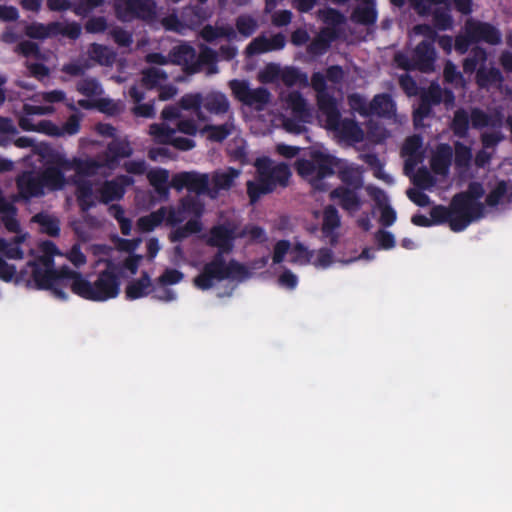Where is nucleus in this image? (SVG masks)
Here are the masks:
<instances>
[{"instance_id":"obj_1","label":"nucleus","mask_w":512,"mask_h":512,"mask_svg":"<svg viewBox=\"0 0 512 512\" xmlns=\"http://www.w3.org/2000/svg\"><path fill=\"white\" fill-rule=\"evenodd\" d=\"M41 255L29 262L23 272V280L27 285L48 289L61 300L68 298L67 288L87 300L106 301L115 298L120 292V283L116 276L118 267L109 259L111 249L105 245L92 246V252L98 257L97 264L106 263V269L101 272L92 284L80 273L64 266L59 270L54 268L52 257L61 255L57 247L49 241L40 244Z\"/></svg>"},{"instance_id":"obj_2","label":"nucleus","mask_w":512,"mask_h":512,"mask_svg":"<svg viewBox=\"0 0 512 512\" xmlns=\"http://www.w3.org/2000/svg\"><path fill=\"white\" fill-rule=\"evenodd\" d=\"M39 153L51 163L74 170L75 174L70 177V183L77 186L79 205L82 210H87L96 203L93 185L87 178L95 175L108 176L118 166L119 159L132 155L133 148L128 140L117 139L111 141L106 152L96 158L87 156L68 159L63 152L48 147H41Z\"/></svg>"},{"instance_id":"obj_3","label":"nucleus","mask_w":512,"mask_h":512,"mask_svg":"<svg viewBox=\"0 0 512 512\" xmlns=\"http://www.w3.org/2000/svg\"><path fill=\"white\" fill-rule=\"evenodd\" d=\"M14 144L18 148L32 147L33 154L38 155L46 166L45 169L40 172L25 171L18 176L17 187L19 195L22 198L29 199L32 197H40L43 196L46 191L62 190L70 184V177L64 175L63 170H66L64 167L51 163L40 155L39 149L41 147L52 149L50 146L45 144L35 146L33 140L29 137H20L15 140Z\"/></svg>"},{"instance_id":"obj_4","label":"nucleus","mask_w":512,"mask_h":512,"mask_svg":"<svg viewBox=\"0 0 512 512\" xmlns=\"http://www.w3.org/2000/svg\"><path fill=\"white\" fill-rule=\"evenodd\" d=\"M484 193L481 183L471 182L465 192L453 197L449 208L436 206L431 210L433 222H448L455 232L464 230L472 221L485 215V205L481 201Z\"/></svg>"},{"instance_id":"obj_5","label":"nucleus","mask_w":512,"mask_h":512,"mask_svg":"<svg viewBox=\"0 0 512 512\" xmlns=\"http://www.w3.org/2000/svg\"><path fill=\"white\" fill-rule=\"evenodd\" d=\"M311 85L317 92L318 120L334 137L348 144L365 139L364 131L350 119H341L336 101L327 93L325 79L321 73H314Z\"/></svg>"},{"instance_id":"obj_6","label":"nucleus","mask_w":512,"mask_h":512,"mask_svg":"<svg viewBox=\"0 0 512 512\" xmlns=\"http://www.w3.org/2000/svg\"><path fill=\"white\" fill-rule=\"evenodd\" d=\"M165 208V222L174 227L169 234L172 242L182 241L202 230V224L198 218L202 215L204 207L197 197L187 196L177 207Z\"/></svg>"},{"instance_id":"obj_7","label":"nucleus","mask_w":512,"mask_h":512,"mask_svg":"<svg viewBox=\"0 0 512 512\" xmlns=\"http://www.w3.org/2000/svg\"><path fill=\"white\" fill-rule=\"evenodd\" d=\"M248 276L244 266L234 262L228 256L219 253L203 265L193 284L200 290L215 287L224 280H242Z\"/></svg>"},{"instance_id":"obj_8","label":"nucleus","mask_w":512,"mask_h":512,"mask_svg":"<svg viewBox=\"0 0 512 512\" xmlns=\"http://www.w3.org/2000/svg\"><path fill=\"white\" fill-rule=\"evenodd\" d=\"M257 178L247 182V194L251 203L262 195L273 191L278 185L284 186L290 177V170L284 163L276 164L267 157L258 158L255 162Z\"/></svg>"},{"instance_id":"obj_9","label":"nucleus","mask_w":512,"mask_h":512,"mask_svg":"<svg viewBox=\"0 0 512 512\" xmlns=\"http://www.w3.org/2000/svg\"><path fill=\"white\" fill-rule=\"evenodd\" d=\"M339 165L340 160L323 148L314 149L309 158L300 159L296 163L298 174L316 190L326 188V178L331 176Z\"/></svg>"},{"instance_id":"obj_10","label":"nucleus","mask_w":512,"mask_h":512,"mask_svg":"<svg viewBox=\"0 0 512 512\" xmlns=\"http://www.w3.org/2000/svg\"><path fill=\"white\" fill-rule=\"evenodd\" d=\"M202 127L193 119H181L176 128H171L166 123L152 124L149 128V134L153 140L160 144H170L179 150H190L195 146V142L187 137L179 136L178 132L193 136L200 132Z\"/></svg>"},{"instance_id":"obj_11","label":"nucleus","mask_w":512,"mask_h":512,"mask_svg":"<svg viewBox=\"0 0 512 512\" xmlns=\"http://www.w3.org/2000/svg\"><path fill=\"white\" fill-rule=\"evenodd\" d=\"M258 19L250 14H241L235 20V28L228 24L207 25L201 30V37L213 42L219 39L234 41L241 38L250 37L258 28Z\"/></svg>"},{"instance_id":"obj_12","label":"nucleus","mask_w":512,"mask_h":512,"mask_svg":"<svg viewBox=\"0 0 512 512\" xmlns=\"http://www.w3.org/2000/svg\"><path fill=\"white\" fill-rule=\"evenodd\" d=\"M412 34L413 36H422L424 38L414 51L412 63L404 61L402 55L396 56V62L405 69L417 67L421 71L428 72L433 69V63L435 61L433 42L436 33L433 28L428 25H417L414 27Z\"/></svg>"},{"instance_id":"obj_13","label":"nucleus","mask_w":512,"mask_h":512,"mask_svg":"<svg viewBox=\"0 0 512 512\" xmlns=\"http://www.w3.org/2000/svg\"><path fill=\"white\" fill-rule=\"evenodd\" d=\"M248 237L250 240L262 241L265 239V232L263 229L256 226H249L245 229L238 231L237 225L234 222H227L215 226L208 237V243L216 246L223 251L231 249L232 241L238 237Z\"/></svg>"},{"instance_id":"obj_14","label":"nucleus","mask_w":512,"mask_h":512,"mask_svg":"<svg viewBox=\"0 0 512 512\" xmlns=\"http://www.w3.org/2000/svg\"><path fill=\"white\" fill-rule=\"evenodd\" d=\"M452 150L448 145H440L431 159V168L434 175L427 169H419L413 174L414 183L424 189L433 187L437 181L445 178L451 163Z\"/></svg>"},{"instance_id":"obj_15","label":"nucleus","mask_w":512,"mask_h":512,"mask_svg":"<svg viewBox=\"0 0 512 512\" xmlns=\"http://www.w3.org/2000/svg\"><path fill=\"white\" fill-rule=\"evenodd\" d=\"M477 41L496 44L500 41V34L494 27L486 23L468 20L465 24L464 34L457 36L455 40V48L463 54L472 42Z\"/></svg>"},{"instance_id":"obj_16","label":"nucleus","mask_w":512,"mask_h":512,"mask_svg":"<svg viewBox=\"0 0 512 512\" xmlns=\"http://www.w3.org/2000/svg\"><path fill=\"white\" fill-rule=\"evenodd\" d=\"M80 117L71 115L62 127L55 125L49 120H43L32 124L27 117H21L19 126L25 131H35L53 137L72 136L80 131Z\"/></svg>"},{"instance_id":"obj_17","label":"nucleus","mask_w":512,"mask_h":512,"mask_svg":"<svg viewBox=\"0 0 512 512\" xmlns=\"http://www.w3.org/2000/svg\"><path fill=\"white\" fill-rule=\"evenodd\" d=\"M287 108L291 110L294 119H283V126L290 133L299 134L304 131V124L311 121L312 114L306 101L297 92H291L283 97Z\"/></svg>"},{"instance_id":"obj_18","label":"nucleus","mask_w":512,"mask_h":512,"mask_svg":"<svg viewBox=\"0 0 512 512\" xmlns=\"http://www.w3.org/2000/svg\"><path fill=\"white\" fill-rule=\"evenodd\" d=\"M229 86L233 95L242 103L261 110L270 101V93L265 88L251 89L248 82L232 80Z\"/></svg>"},{"instance_id":"obj_19","label":"nucleus","mask_w":512,"mask_h":512,"mask_svg":"<svg viewBox=\"0 0 512 512\" xmlns=\"http://www.w3.org/2000/svg\"><path fill=\"white\" fill-rule=\"evenodd\" d=\"M149 67L142 71V83L147 88H155L164 84L168 79V72L163 68L170 64V60L159 53L146 56Z\"/></svg>"},{"instance_id":"obj_20","label":"nucleus","mask_w":512,"mask_h":512,"mask_svg":"<svg viewBox=\"0 0 512 512\" xmlns=\"http://www.w3.org/2000/svg\"><path fill=\"white\" fill-rule=\"evenodd\" d=\"M156 14V5L152 0H129L117 6V15L123 21L135 18L152 20Z\"/></svg>"},{"instance_id":"obj_21","label":"nucleus","mask_w":512,"mask_h":512,"mask_svg":"<svg viewBox=\"0 0 512 512\" xmlns=\"http://www.w3.org/2000/svg\"><path fill=\"white\" fill-rule=\"evenodd\" d=\"M286 255L288 256L290 262L297 265H305L311 261L310 251L307 250L302 244H296L295 246L291 247L288 241H278L275 244L273 251V263L277 264L282 262Z\"/></svg>"},{"instance_id":"obj_22","label":"nucleus","mask_w":512,"mask_h":512,"mask_svg":"<svg viewBox=\"0 0 512 512\" xmlns=\"http://www.w3.org/2000/svg\"><path fill=\"white\" fill-rule=\"evenodd\" d=\"M171 187L176 190L187 188L196 194L204 193L208 188V177L195 172H182L175 174L171 180Z\"/></svg>"},{"instance_id":"obj_23","label":"nucleus","mask_w":512,"mask_h":512,"mask_svg":"<svg viewBox=\"0 0 512 512\" xmlns=\"http://www.w3.org/2000/svg\"><path fill=\"white\" fill-rule=\"evenodd\" d=\"M444 101L447 106L454 102V96L449 91H442L438 85H432L429 90L423 95L422 103L415 110V122L418 123L429 112L430 103H439Z\"/></svg>"},{"instance_id":"obj_24","label":"nucleus","mask_w":512,"mask_h":512,"mask_svg":"<svg viewBox=\"0 0 512 512\" xmlns=\"http://www.w3.org/2000/svg\"><path fill=\"white\" fill-rule=\"evenodd\" d=\"M368 195L375 201V207L380 211L379 222L384 226H391L396 221L395 210L388 203L386 194L373 186L366 188Z\"/></svg>"},{"instance_id":"obj_25","label":"nucleus","mask_w":512,"mask_h":512,"mask_svg":"<svg viewBox=\"0 0 512 512\" xmlns=\"http://www.w3.org/2000/svg\"><path fill=\"white\" fill-rule=\"evenodd\" d=\"M166 57L170 60V64L181 65L191 73L198 71L196 52L187 44L174 47Z\"/></svg>"},{"instance_id":"obj_26","label":"nucleus","mask_w":512,"mask_h":512,"mask_svg":"<svg viewBox=\"0 0 512 512\" xmlns=\"http://www.w3.org/2000/svg\"><path fill=\"white\" fill-rule=\"evenodd\" d=\"M318 15L323 23L321 30H328V34L335 39L344 34L346 18L338 11L328 8L319 11Z\"/></svg>"},{"instance_id":"obj_27","label":"nucleus","mask_w":512,"mask_h":512,"mask_svg":"<svg viewBox=\"0 0 512 512\" xmlns=\"http://www.w3.org/2000/svg\"><path fill=\"white\" fill-rule=\"evenodd\" d=\"M405 158V172L411 175L416 166L423 161L422 141L419 137L413 136L405 141L402 150Z\"/></svg>"},{"instance_id":"obj_28","label":"nucleus","mask_w":512,"mask_h":512,"mask_svg":"<svg viewBox=\"0 0 512 512\" xmlns=\"http://www.w3.org/2000/svg\"><path fill=\"white\" fill-rule=\"evenodd\" d=\"M284 46L285 37L282 34H276L271 37L260 35L253 39L246 47V53L248 55L261 54L282 49Z\"/></svg>"},{"instance_id":"obj_29","label":"nucleus","mask_w":512,"mask_h":512,"mask_svg":"<svg viewBox=\"0 0 512 512\" xmlns=\"http://www.w3.org/2000/svg\"><path fill=\"white\" fill-rule=\"evenodd\" d=\"M132 183L133 180L128 176H120L114 180L104 182L99 189L100 200L108 203L120 199L124 194V188Z\"/></svg>"},{"instance_id":"obj_30","label":"nucleus","mask_w":512,"mask_h":512,"mask_svg":"<svg viewBox=\"0 0 512 512\" xmlns=\"http://www.w3.org/2000/svg\"><path fill=\"white\" fill-rule=\"evenodd\" d=\"M512 200V185L505 181H498L490 190L486 204L490 207L503 205Z\"/></svg>"},{"instance_id":"obj_31","label":"nucleus","mask_w":512,"mask_h":512,"mask_svg":"<svg viewBox=\"0 0 512 512\" xmlns=\"http://www.w3.org/2000/svg\"><path fill=\"white\" fill-rule=\"evenodd\" d=\"M370 115L392 118L396 117V106L387 94L376 95L370 102Z\"/></svg>"},{"instance_id":"obj_32","label":"nucleus","mask_w":512,"mask_h":512,"mask_svg":"<svg viewBox=\"0 0 512 512\" xmlns=\"http://www.w3.org/2000/svg\"><path fill=\"white\" fill-rule=\"evenodd\" d=\"M78 105L84 109L95 108L108 115L117 114L123 109L121 103L115 102L110 98H101V96L93 100H79Z\"/></svg>"},{"instance_id":"obj_33","label":"nucleus","mask_w":512,"mask_h":512,"mask_svg":"<svg viewBox=\"0 0 512 512\" xmlns=\"http://www.w3.org/2000/svg\"><path fill=\"white\" fill-rule=\"evenodd\" d=\"M339 226L340 218L337 210L331 206L327 207L323 214L322 233L331 243L338 238Z\"/></svg>"},{"instance_id":"obj_34","label":"nucleus","mask_w":512,"mask_h":512,"mask_svg":"<svg viewBox=\"0 0 512 512\" xmlns=\"http://www.w3.org/2000/svg\"><path fill=\"white\" fill-rule=\"evenodd\" d=\"M236 132V126L234 124L233 119H229L226 123L222 125H206L202 127L200 133L202 135H206V137L211 141L221 142L226 139L228 136L234 134Z\"/></svg>"},{"instance_id":"obj_35","label":"nucleus","mask_w":512,"mask_h":512,"mask_svg":"<svg viewBox=\"0 0 512 512\" xmlns=\"http://www.w3.org/2000/svg\"><path fill=\"white\" fill-rule=\"evenodd\" d=\"M147 177L157 194L165 200L168 199V181L170 177L169 171L163 168H155L148 172Z\"/></svg>"},{"instance_id":"obj_36","label":"nucleus","mask_w":512,"mask_h":512,"mask_svg":"<svg viewBox=\"0 0 512 512\" xmlns=\"http://www.w3.org/2000/svg\"><path fill=\"white\" fill-rule=\"evenodd\" d=\"M188 11L195 13L196 19H190L186 22H181L177 19L176 16L172 15V16L166 17L162 20L163 26L167 30L175 31L178 33H184V31L187 28H191V27L199 24L201 21H203L204 19H206L210 16V13H204L203 15H198V13L194 11V8H189Z\"/></svg>"},{"instance_id":"obj_37","label":"nucleus","mask_w":512,"mask_h":512,"mask_svg":"<svg viewBox=\"0 0 512 512\" xmlns=\"http://www.w3.org/2000/svg\"><path fill=\"white\" fill-rule=\"evenodd\" d=\"M331 197L338 199L343 209L351 214L357 212L362 206V202L356 193L345 188L335 189L331 192Z\"/></svg>"},{"instance_id":"obj_38","label":"nucleus","mask_w":512,"mask_h":512,"mask_svg":"<svg viewBox=\"0 0 512 512\" xmlns=\"http://www.w3.org/2000/svg\"><path fill=\"white\" fill-rule=\"evenodd\" d=\"M89 61L92 63H98L100 65L109 66L112 65L115 60V53L106 46L100 44H91L88 48Z\"/></svg>"},{"instance_id":"obj_39","label":"nucleus","mask_w":512,"mask_h":512,"mask_svg":"<svg viewBox=\"0 0 512 512\" xmlns=\"http://www.w3.org/2000/svg\"><path fill=\"white\" fill-rule=\"evenodd\" d=\"M501 135L498 131L492 133H484L482 135L483 149L476 155L475 162L478 166H484L491 158L492 152L490 151L500 140Z\"/></svg>"},{"instance_id":"obj_40","label":"nucleus","mask_w":512,"mask_h":512,"mask_svg":"<svg viewBox=\"0 0 512 512\" xmlns=\"http://www.w3.org/2000/svg\"><path fill=\"white\" fill-rule=\"evenodd\" d=\"M150 293H152V282L147 274H143L140 279L132 281L126 287V296L131 300L144 297Z\"/></svg>"},{"instance_id":"obj_41","label":"nucleus","mask_w":512,"mask_h":512,"mask_svg":"<svg viewBox=\"0 0 512 512\" xmlns=\"http://www.w3.org/2000/svg\"><path fill=\"white\" fill-rule=\"evenodd\" d=\"M240 174L241 171L234 168L217 171L213 175V184L217 190H228L234 185Z\"/></svg>"},{"instance_id":"obj_42","label":"nucleus","mask_w":512,"mask_h":512,"mask_svg":"<svg viewBox=\"0 0 512 512\" xmlns=\"http://www.w3.org/2000/svg\"><path fill=\"white\" fill-rule=\"evenodd\" d=\"M502 118V115L499 113H495L494 115H487L478 109H474L470 115L472 125L476 128L499 127L502 124Z\"/></svg>"},{"instance_id":"obj_43","label":"nucleus","mask_w":512,"mask_h":512,"mask_svg":"<svg viewBox=\"0 0 512 512\" xmlns=\"http://www.w3.org/2000/svg\"><path fill=\"white\" fill-rule=\"evenodd\" d=\"M328 30H320L308 46V53L313 56H320L326 53L335 38L328 34Z\"/></svg>"},{"instance_id":"obj_44","label":"nucleus","mask_w":512,"mask_h":512,"mask_svg":"<svg viewBox=\"0 0 512 512\" xmlns=\"http://www.w3.org/2000/svg\"><path fill=\"white\" fill-rule=\"evenodd\" d=\"M204 101L205 108L214 114H224L229 110L227 97L219 92L208 94Z\"/></svg>"},{"instance_id":"obj_45","label":"nucleus","mask_w":512,"mask_h":512,"mask_svg":"<svg viewBox=\"0 0 512 512\" xmlns=\"http://www.w3.org/2000/svg\"><path fill=\"white\" fill-rule=\"evenodd\" d=\"M165 217L166 208L161 207L157 211L139 218L137 221V227L140 231L143 232L152 231L154 228L159 226L163 221H165Z\"/></svg>"},{"instance_id":"obj_46","label":"nucleus","mask_w":512,"mask_h":512,"mask_svg":"<svg viewBox=\"0 0 512 512\" xmlns=\"http://www.w3.org/2000/svg\"><path fill=\"white\" fill-rule=\"evenodd\" d=\"M77 91L87 97V100L97 99L103 94V88L95 78H84L76 85Z\"/></svg>"},{"instance_id":"obj_47","label":"nucleus","mask_w":512,"mask_h":512,"mask_svg":"<svg viewBox=\"0 0 512 512\" xmlns=\"http://www.w3.org/2000/svg\"><path fill=\"white\" fill-rule=\"evenodd\" d=\"M202 102L203 98L201 94H186L180 99L179 105L184 110H193L195 112L198 122L200 123L206 121V117L204 116L201 110Z\"/></svg>"},{"instance_id":"obj_48","label":"nucleus","mask_w":512,"mask_h":512,"mask_svg":"<svg viewBox=\"0 0 512 512\" xmlns=\"http://www.w3.org/2000/svg\"><path fill=\"white\" fill-rule=\"evenodd\" d=\"M58 27V22H53L48 25L33 23L26 27V35L30 38L45 39L50 36H55V30Z\"/></svg>"},{"instance_id":"obj_49","label":"nucleus","mask_w":512,"mask_h":512,"mask_svg":"<svg viewBox=\"0 0 512 512\" xmlns=\"http://www.w3.org/2000/svg\"><path fill=\"white\" fill-rule=\"evenodd\" d=\"M364 3L357 7L353 13V19L362 24H372L376 20V12L371 0H363Z\"/></svg>"},{"instance_id":"obj_50","label":"nucleus","mask_w":512,"mask_h":512,"mask_svg":"<svg viewBox=\"0 0 512 512\" xmlns=\"http://www.w3.org/2000/svg\"><path fill=\"white\" fill-rule=\"evenodd\" d=\"M477 82L482 87H500L502 76L497 69L491 68L486 70L484 68H480L477 73Z\"/></svg>"},{"instance_id":"obj_51","label":"nucleus","mask_w":512,"mask_h":512,"mask_svg":"<svg viewBox=\"0 0 512 512\" xmlns=\"http://www.w3.org/2000/svg\"><path fill=\"white\" fill-rule=\"evenodd\" d=\"M336 169L340 170L342 179L350 185L358 187L362 184V170L360 167L354 165H344L340 161V165L339 167H336Z\"/></svg>"},{"instance_id":"obj_52","label":"nucleus","mask_w":512,"mask_h":512,"mask_svg":"<svg viewBox=\"0 0 512 512\" xmlns=\"http://www.w3.org/2000/svg\"><path fill=\"white\" fill-rule=\"evenodd\" d=\"M153 297L159 301L171 302L177 299V293L169 288L167 284L160 283L157 279L156 283L152 284Z\"/></svg>"},{"instance_id":"obj_53","label":"nucleus","mask_w":512,"mask_h":512,"mask_svg":"<svg viewBox=\"0 0 512 512\" xmlns=\"http://www.w3.org/2000/svg\"><path fill=\"white\" fill-rule=\"evenodd\" d=\"M41 230L51 236H55L59 232V222L56 218L47 214H38L34 217Z\"/></svg>"},{"instance_id":"obj_54","label":"nucleus","mask_w":512,"mask_h":512,"mask_svg":"<svg viewBox=\"0 0 512 512\" xmlns=\"http://www.w3.org/2000/svg\"><path fill=\"white\" fill-rule=\"evenodd\" d=\"M280 79L284 84L293 86L296 84L308 85V78L306 75L299 73L297 70L292 68H286L281 70Z\"/></svg>"},{"instance_id":"obj_55","label":"nucleus","mask_w":512,"mask_h":512,"mask_svg":"<svg viewBox=\"0 0 512 512\" xmlns=\"http://www.w3.org/2000/svg\"><path fill=\"white\" fill-rule=\"evenodd\" d=\"M17 133L16 127L12 121L6 118H0V145L10 144L12 137Z\"/></svg>"},{"instance_id":"obj_56","label":"nucleus","mask_w":512,"mask_h":512,"mask_svg":"<svg viewBox=\"0 0 512 512\" xmlns=\"http://www.w3.org/2000/svg\"><path fill=\"white\" fill-rule=\"evenodd\" d=\"M55 109L52 106H39V105H31V104H24L23 105V112L18 116V122L20 121L21 117H27L32 124L33 121L31 119V116L33 115H49L54 113Z\"/></svg>"},{"instance_id":"obj_57","label":"nucleus","mask_w":512,"mask_h":512,"mask_svg":"<svg viewBox=\"0 0 512 512\" xmlns=\"http://www.w3.org/2000/svg\"><path fill=\"white\" fill-rule=\"evenodd\" d=\"M310 256V263L317 268H327L333 262L331 252L327 249H320L315 252L310 251Z\"/></svg>"},{"instance_id":"obj_58","label":"nucleus","mask_w":512,"mask_h":512,"mask_svg":"<svg viewBox=\"0 0 512 512\" xmlns=\"http://www.w3.org/2000/svg\"><path fill=\"white\" fill-rule=\"evenodd\" d=\"M281 68L276 64H268L258 73V79L262 83H272L280 78Z\"/></svg>"},{"instance_id":"obj_59","label":"nucleus","mask_w":512,"mask_h":512,"mask_svg":"<svg viewBox=\"0 0 512 512\" xmlns=\"http://www.w3.org/2000/svg\"><path fill=\"white\" fill-rule=\"evenodd\" d=\"M92 67V63L87 59H79L63 66L62 71L71 75L78 76Z\"/></svg>"},{"instance_id":"obj_60","label":"nucleus","mask_w":512,"mask_h":512,"mask_svg":"<svg viewBox=\"0 0 512 512\" xmlns=\"http://www.w3.org/2000/svg\"><path fill=\"white\" fill-rule=\"evenodd\" d=\"M472 159L471 149L457 143L455 146V164L459 168H466Z\"/></svg>"},{"instance_id":"obj_61","label":"nucleus","mask_w":512,"mask_h":512,"mask_svg":"<svg viewBox=\"0 0 512 512\" xmlns=\"http://www.w3.org/2000/svg\"><path fill=\"white\" fill-rule=\"evenodd\" d=\"M365 161L369 165L374 167L375 177H377L378 179H380L388 184L393 183V178L383 170L381 164L379 163L378 159L374 155H366Z\"/></svg>"},{"instance_id":"obj_62","label":"nucleus","mask_w":512,"mask_h":512,"mask_svg":"<svg viewBox=\"0 0 512 512\" xmlns=\"http://www.w3.org/2000/svg\"><path fill=\"white\" fill-rule=\"evenodd\" d=\"M349 105L351 109L363 116L370 115V103H367L363 97L353 94L349 97Z\"/></svg>"},{"instance_id":"obj_63","label":"nucleus","mask_w":512,"mask_h":512,"mask_svg":"<svg viewBox=\"0 0 512 512\" xmlns=\"http://www.w3.org/2000/svg\"><path fill=\"white\" fill-rule=\"evenodd\" d=\"M58 28L55 30V35H64L71 39H76L81 34V27L77 23H59Z\"/></svg>"},{"instance_id":"obj_64","label":"nucleus","mask_w":512,"mask_h":512,"mask_svg":"<svg viewBox=\"0 0 512 512\" xmlns=\"http://www.w3.org/2000/svg\"><path fill=\"white\" fill-rule=\"evenodd\" d=\"M468 124V114L463 110L457 111L452 124L454 132L458 135H464L468 129Z\"/></svg>"}]
</instances>
